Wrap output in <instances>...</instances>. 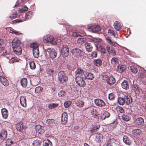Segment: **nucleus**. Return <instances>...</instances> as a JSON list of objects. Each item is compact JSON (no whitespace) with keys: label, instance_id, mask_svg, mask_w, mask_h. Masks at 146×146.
<instances>
[{"label":"nucleus","instance_id":"1","mask_svg":"<svg viewBox=\"0 0 146 146\" xmlns=\"http://www.w3.org/2000/svg\"><path fill=\"white\" fill-rule=\"evenodd\" d=\"M43 48L46 54L50 58L54 59L57 56V52L50 45L46 44L43 45Z\"/></svg>","mask_w":146,"mask_h":146},{"label":"nucleus","instance_id":"2","mask_svg":"<svg viewBox=\"0 0 146 146\" xmlns=\"http://www.w3.org/2000/svg\"><path fill=\"white\" fill-rule=\"evenodd\" d=\"M58 79L61 84L66 83L67 80L68 78L64 72L60 71L58 73Z\"/></svg>","mask_w":146,"mask_h":146},{"label":"nucleus","instance_id":"3","mask_svg":"<svg viewBox=\"0 0 146 146\" xmlns=\"http://www.w3.org/2000/svg\"><path fill=\"white\" fill-rule=\"evenodd\" d=\"M88 29L89 31L93 33H96L101 30V28L99 25L94 24L89 25Z\"/></svg>","mask_w":146,"mask_h":146},{"label":"nucleus","instance_id":"4","mask_svg":"<svg viewBox=\"0 0 146 146\" xmlns=\"http://www.w3.org/2000/svg\"><path fill=\"white\" fill-rule=\"evenodd\" d=\"M61 51V54L63 57L67 56L69 51L68 47L67 45H63L62 47Z\"/></svg>","mask_w":146,"mask_h":146},{"label":"nucleus","instance_id":"5","mask_svg":"<svg viewBox=\"0 0 146 146\" xmlns=\"http://www.w3.org/2000/svg\"><path fill=\"white\" fill-rule=\"evenodd\" d=\"M71 52L74 57L79 58L82 55L83 52L79 48H75L72 50Z\"/></svg>","mask_w":146,"mask_h":146},{"label":"nucleus","instance_id":"6","mask_svg":"<svg viewBox=\"0 0 146 146\" xmlns=\"http://www.w3.org/2000/svg\"><path fill=\"white\" fill-rule=\"evenodd\" d=\"M83 77H77L75 78V80L77 84L80 86L84 87L86 85Z\"/></svg>","mask_w":146,"mask_h":146},{"label":"nucleus","instance_id":"7","mask_svg":"<svg viewBox=\"0 0 146 146\" xmlns=\"http://www.w3.org/2000/svg\"><path fill=\"white\" fill-rule=\"evenodd\" d=\"M84 71L82 69L78 68L76 69L75 72V76L77 77H83L84 75Z\"/></svg>","mask_w":146,"mask_h":146},{"label":"nucleus","instance_id":"8","mask_svg":"<svg viewBox=\"0 0 146 146\" xmlns=\"http://www.w3.org/2000/svg\"><path fill=\"white\" fill-rule=\"evenodd\" d=\"M144 123L143 119L141 117L137 118L134 121V123L136 127H139L142 125Z\"/></svg>","mask_w":146,"mask_h":146},{"label":"nucleus","instance_id":"9","mask_svg":"<svg viewBox=\"0 0 146 146\" xmlns=\"http://www.w3.org/2000/svg\"><path fill=\"white\" fill-rule=\"evenodd\" d=\"M21 44L20 41L17 38H15L13 39L12 42V48H13L21 47L20 46Z\"/></svg>","mask_w":146,"mask_h":146},{"label":"nucleus","instance_id":"10","mask_svg":"<svg viewBox=\"0 0 146 146\" xmlns=\"http://www.w3.org/2000/svg\"><path fill=\"white\" fill-rule=\"evenodd\" d=\"M0 82L5 86H7L9 84V81L7 78L3 76H0Z\"/></svg>","mask_w":146,"mask_h":146},{"label":"nucleus","instance_id":"11","mask_svg":"<svg viewBox=\"0 0 146 146\" xmlns=\"http://www.w3.org/2000/svg\"><path fill=\"white\" fill-rule=\"evenodd\" d=\"M124 97L125 103L127 105H130L131 104L132 100L130 95L126 94L124 95Z\"/></svg>","mask_w":146,"mask_h":146},{"label":"nucleus","instance_id":"12","mask_svg":"<svg viewBox=\"0 0 146 146\" xmlns=\"http://www.w3.org/2000/svg\"><path fill=\"white\" fill-rule=\"evenodd\" d=\"M68 115L66 112L62 113L61 116V122L63 124H65L67 122Z\"/></svg>","mask_w":146,"mask_h":146},{"label":"nucleus","instance_id":"13","mask_svg":"<svg viewBox=\"0 0 146 146\" xmlns=\"http://www.w3.org/2000/svg\"><path fill=\"white\" fill-rule=\"evenodd\" d=\"M95 104L98 106L103 107L105 105V103L102 100L99 99H96L94 100Z\"/></svg>","mask_w":146,"mask_h":146},{"label":"nucleus","instance_id":"14","mask_svg":"<svg viewBox=\"0 0 146 146\" xmlns=\"http://www.w3.org/2000/svg\"><path fill=\"white\" fill-rule=\"evenodd\" d=\"M122 88L125 90H128L129 88V82L126 80H124L121 83Z\"/></svg>","mask_w":146,"mask_h":146},{"label":"nucleus","instance_id":"15","mask_svg":"<svg viewBox=\"0 0 146 146\" xmlns=\"http://www.w3.org/2000/svg\"><path fill=\"white\" fill-rule=\"evenodd\" d=\"M111 63L113 66H116L119 64V60L116 57H113L111 60Z\"/></svg>","mask_w":146,"mask_h":146},{"label":"nucleus","instance_id":"16","mask_svg":"<svg viewBox=\"0 0 146 146\" xmlns=\"http://www.w3.org/2000/svg\"><path fill=\"white\" fill-rule=\"evenodd\" d=\"M20 104L22 106L25 107L27 106L26 100L25 96H21L20 99Z\"/></svg>","mask_w":146,"mask_h":146},{"label":"nucleus","instance_id":"17","mask_svg":"<svg viewBox=\"0 0 146 146\" xmlns=\"http://www.w3.org/2000/svg\"><path fill=\"white\" fill-rule=\"evenodd\" d=\"M126 68V67L125 65H118L117 68V71L119 73H122L125 71Z\"/></svg>","mask_w":146,"mask_h":146},{"label":"nucleus","instance_id":"18","mask_svg":"<svg viewBox=\"0 0 146 146\" xmlns=\"http://www.w3.org/2000/svg\"><path fill=\"white\" fill-rule=\"evenodd\" d=\"M7 135V132L6 130H2L0 133V137L2 140H4L6 138Z\"/></svg>","mask_w":146,"mask_h":146},{"label":"nucleus","instance_id":"19","mask_svg":"<svg viewBox=\"0 0 146 146\" xmlns=\"http://www.w3.org/2000/svg\"><path fill=\"white\" fill-rule=\"evenodd\" d=\"M84 45L87 51L90 52L92 50L93 47L90 43L86 42L84 44Z\"/></svg>","mask_w":146,"mask_h":146},{"label":"nucleus","instance_id":"20","mask_svg":"<svg viewBox=\"0 0 146 146\" xmlns=\"http://www.w3.org/2000/svg\"><path fill=\"white\" fill-rule=\"evenodd\" d=\"M13 49L14 53L17 55H19L21 53L22 49L21 47L13 48Z\"/></svg>","mask_w":146,"mask_h":146},{"label":"nucleus","instance_id":"21","mask_svg":"<svg viewBox=\"0 0 146 146\" xmlns=\"http://www.w3.org/2000/svg\"><path fill=\"white\" fill-rule=\"evenodd\" d=\"M114 27L117 31H119L121 28L120 23L117 21H116L113 24Z\"/></svg>","mask_w":146,"mask_h":146},{"label":"nucleus","instance_id":"22","mask_svg":"<svg viewBox=\"0 0 146 146\" xmlns=\"http://www.w3.org/2000/svg\"><path fill=\"white\" fill-rule=\"evenodd\" d=\"M123 142L126 144L130 145L131 144V141L126 135H124L123 137Z\"/></svg>","mask_w":146,"mask_h":146},{"label":"nucleus","instance_id":"23","mask_svg":"<svg viewBox=\"0 0 146 146\" xmlns=\"http://www.w3.org/2000/svg\"><path fill=\"white\" fill-rule=\"evenodd\" d=\"M85 78L88 79L89 80H92L94 78V76L91 73H87L86 74H84Z\"/></svg>","mask_w":146,"mask_h":146},{"label":"nucleus","instance_id":"24","mask_svg":"<svg viewBox=\"0 0 146 146\" xmlns=\"http://www.w3.org/2000/svg\"><path fill=\"white\" fill-rule=\"evenodd\" d=\"M52 36L50 35H46L44 36L43 40L45 42L50 43Z\"/></svg>","mask_w":146,"mask_h":146},{"label":"nucleus","instance_id":"25","mask_svg":"<svg viewBox=\"0 0 146 146\" xmlns=\"http://www.w3.org/2000/svg\"><path fill=\"white\" fill-rule=\"evenodd\" d=\"M132 90L135 92V94H138L139 90L138 89V86L136 84H133L132 87Z\"/></svg>","mask_w":146,"mask_h":146},{"label":"nucleus","instance_id":"26","mask_svg":"<svg viewBox=\"0 0 146 146\" xmlns=\"http://www.w3.org/2000/svg\"><path fill=\"white\" fill-rule=\"evenodd\" d=\"M1 111L3 118L5 119L7 118L8 117L7 110L6 108H3L1 109Z\"/></svg>","mask_w":146,"mask_h":146},{"label":"nucleus","instance_id":"27","mask_svg":"<svg viewBox=\"0 0 146 146\" xmlns=\"http://www.w3.org/2000/svg\"><path fill=\"white\" fill-rule=\"evenodd\" d=\"M98 51H100L102 54H104L106 53V50L104 48V47L101 45H99L98 46H96Z\"/></svg>","mask_w":146,"mask_h":146},{"label":"nucleus","instance_id":"28","mask_svg":"<svg viewBox=\"0 0 146 146\" xmlns=\"http://www.w3.org/2000/svg\"><path fill=\"white\" fill-rule=\"evenodd\" d=\"M16 127L18 131H21L24 128L23 123L20 122L17 124L16 125Z\"/></svg>","mask_w":146,"mask_h":146},{"label":"nucleus","instance_id":"29","mask_svg":"<svg viewBox=\"0 0 146 146\" xmlns=\"http://www.w3.org/2000/svg\"><path fill=\"white\" fill-rule=\"evenodd\" d=\"M33 12L31 11L28 12L26 13L25 16V18L24 19H25V21L31 19L33 16Z\"/></svg>","mask_w":146,"mask_h":146},{"label":"nucleus","instance_id":"30","mask_svg":"<svg viewBox=\"0 0 146 146\" xmlns=\"http://www.w3.org/2000/svg\"><path fill=\"white\" fill-rule=\"evenodd\" d=\"M43 146H52V143L48 139L45 140L43 142Z\"/></svg>","mask_w":146,"mask_h":146},{"label":"nucleus","instance_id":"31","mask_svg":"<svg viewBox=\"0 0 146 146\" xmlns=\"http://www.w3.org/2000/svg\"><path fill=\"white\" fill-rule=\"evenodd\" d=\"M94 63L95 65L98 66H100L102 64V61L100 59H96L94 60Z\"/></svg>","mask_w":146,"mask_h":146},{"label":"nucleus","instance_id":"32","mask_svg":"<svg viewBox=\"0 0 146 146\" xmlns=\"http://www.w3.org/2000/svg\"><path fill=\"white\" fill-rule=\"evenodd\" d=\"M106 82L108 84L111 85L114 84L115 83V81L113 77H110Z\"/></svg>","mask_w":146,"mask_h":146},{"label":"nucleus","instance_id":"33","mask_svg":"<svg viewBox=\"0 0 146 146\" xmlns=\"http://www.w3.org/2000/svg\"><path fill=\"white\" fill-rule=\"evenodd\" d=\"M33 54L35 58H38L39 56V51L38 48L33 50Z\"/></svg>","mask_w":146,"mask_h":146},{"label":"nucleus","instance_id":"34","mask_svg":"<svg viewBox=\"0 0 146 146\" xmlns=\"http://www.w3.org/2000/svg\"><path fill=\"white\" fill-rule=\"evenodd\" d=\"M124 96L123 97H119L118 100V104L121 105H124L125 103Z\"/></svg>","mask_w":146,"mask_h":146},{"label":"nucleus","instance_id":"35","mask_svg":"<svg viewBox=\"0 0 146 146\" xmlns=\"http://www.w3.org/2000/svg\"><path fill=\"white\" fill-rule=\"evenodd\" d=\"M15 142L13 141L11 139L8 138L5 141L6 146H9L10 145L15 143Z\"/></svg>","mask_w":146,"mask_h":146},{"label":"nucleus","instance_id":"36","mask_svg":"<svg viewBox=\"0 0 146 146\" xmlns=\"http://www.w3.org/2000/svg\"><path fill=\"white\" fill-rule=\"evenodd\" d=\"M35 129L37 133H40L42 132V126L41 125H36L35 127Z\"/></svg>","mask_w":146,"mask_h":146},{"label":"nucleus","instance_id":"37","mask_svg":"<svg viewBox=\"0 0 146 146\" xmlns=\"http://www.w3.org/2000/svg\"><path fill=\"white\" fill-rule=\"evenodd\" d=\"M27 79L23 78L21 80V83L23 87L25 88L27 86Z\"/></svg>","mask_w":146,"mask_h":146},{"label":"nucleus","instance_id":"38","mask_svg":"<svg viewBox=\"0 0 146 146\" xmlns=\"http://www.w3.org/2000/svg\"><path fill=\"white\" fill-rule=\"evenodd\" d=\"M122 119L126 121H128L130 120V117L127 114H123L122 115Z\"/></svg>","mask_w":146,"mask_h":146},{"label":"nucleus","instance_id":"39","mask_svg":"<svg viewBox=\"0 0 146 146\" xmlns=\"http://www.w3.org/2000/svg\"><path fill=\"white\" fill-rule=\"evenodd\" d=\"M19 61V59L16 57H12L11 58L9 61L10 63H13L16 62H18Z\"/></svg>","mask_w":146,"mask_h":146},{"label":"nucleus","instance_id":"40","mask_svg":"<svg viewBox=\"0 0 146 146\" xmlns=\"http://www.w3.org/2000/svg\"><path fill=\"white\" fill-rule=\"evenodd\" d=\"M75 104L78 107L80 108L82 107L84 104V102L81 100H77L76 101Z\"/></svg>","mask_w":146,"mask_h":146},{"label":"nucleus","instance_id":"41","mask_svg":"<svg viewBox=\"0 0 146 146\" xmlns=\"http://www.w3.org/2000/svg\"><path fill=\"white\" fill-rule=\"evenodd\" d=\"M58 42V40L56 38H54L52 36L51 37V40H50V43H51L52 44L55 45L57 44Z\"/></svg>","mask_w":146,"mask_h":146},{"label":"nucleus","instance_id":"42","mask_svg":"<svg viewBox=\"0 0 146 146\" xmlns=\"http://www.w3.org/2000/svg\"><path fill=\"white\" fill-rule=\"evenodd\" d=\"M102 139V135L100 134H96L95 137V140L96 141H100Z\"/></svg>","mask_w":146,"mask_h":146},{"label":"nucleus","instance_id":"43","mask_svg":"<svg viewBox=\"0 0 146 146\" xmlns=\"http://www.w3.org/2000/svg\"><path fill=\"white\" fill-rule=\"evenodd\" d=\"M28 9V7L26 6L25 5L22 8L19 9V11L20 13H23L27 11Z\"/></svg>","mask_w":146,"mask_h":146},{"label":"nucleus","instance_id":"44","mask_svg":"<svg viewBox=\"0 0 146 146\" xmlns=\"http://www.w3.org/2000/svg\"><path fill=\"white\" fill-rule=\"evenodd\" d=\"M77 41L78 43L82 44L86 41V39L84 38H78Z\"/></svg>","mask_w":146,"mask_h":146},{"label":"nucleus","instance_id":"45","mask_svg":"<svg viewBox=\"0 0 146 146\" xmlns=\"http://www.w3.org/2000/svg\"><path fill=\"white\" fill-rule=\"evenodd\" d=\"M91 40L93 42H100L102 41V39L98 38L92 37Z\"/></svg>","mask_w":146,"mask_h":146},{"label":"nucleus","instance_id":"46","mask_svg":"<svg viewBox=\"0 0 146 146\" xmlns=\"http://www.w3.org/2000/svg\"><path fill=\"white\" fill-rule=\"evenodd\" d=\"M58 106V104L52 103L49 104L48 107L49 109H52L57 107Z\"/></svg>","mask_w":146,"mask_h":146},{"label":"nucleus","instance_id":"47","mask_svg":"<svg viewBox=\"0 0 146 146\" xmlns=\"http://www.w3.org/2000/svg\"><path fill=\"white\" fill-rule=\"evenodd\" d=\"M110 115V114L109 113L107 112H105L104 114L102 116L101 119L103 120L105 119L106 117H108Z\"/></svg>","mask_w":146,"mask_h":146},{"label":"nucleus","instance_id":"48","mask_svg":"<svg viewBox=\"0 0 146 146\" xmlns=\"http://www.w3.org/2000/svg\"><path fill=\"white\" fill-rule=\"evenodd\" d=\"M46 123L50 125H52L54 124V121L53 119H49L46 120Z\"/></svg>","mask_w":146,"mask_h":146},{"label":"nucleus","instance_id":"49","mask_svg":"<svg viewBox=\"0 0 146 146\" xmlns=\"http://www.w3.org/2000/svg\"><path fill=\"white\" fill-rule=\"evenodd\" d=\"M38 45L35 43H33L30 44V46L33 48V50L38 48Z\"/></svg>","mask_w":146,"mask_h":146},{"label":"nucleus","instance_id":"50","mask_svg":"<svg viewBox=\"0 0 146 146\" xmlns=\"http://www.w3.org/2000/svg\"><path fill=\"white\" fill-rule=\"evenodd\" d=\"M47 73L50 75H52L54 72V70L52 69L48 68L46 70Z\"/></svg>","mask_w":146,"mask_h":146},{"label":"nucleus","instance_id":"51","mask_svg":"<svg viewBox=\"0 0 146 146\" xmlns=\"http://www.w3.org/2000/svg\"><path fill=\"white\" fill-rule=\"evenodd\" d=\"M130 68L131 71L134 74H135L137 73V67L135 66H131L130 67Z\"/></svg>","mask_w":146,"mask_h":146},{"label":"nucleus","instance_id":"52","mask_svg":"<svg viewBox=\"0 0 146 146\" xmlns=\"http://www.w3.org/2000/svg\"><path fill=\"white\" fill-rule=\"evenodd\" d=\"M43 88L40 86H37L35 89V91L36 93H40L42 92Z\"/></svg>","mask_w":146,"mask_h":146},{"label":"nucleus","instance_id":"53","mask_svg":"<svg viewBox=\"0 0 146 146\" xmlns=\"http://www.w3.org/2000/svg\"><path fill=\"white\" fill-rule=\"evenodd\" d=\"M72 102L70 101H67L64 102V106L66 108L68 107L71 104Z\"/></svg>","mask_w":146,"mask_h":146},{"label":"nucleus","instance_id":"54","mask_svg":"<svg viewBox=\"0 0 146 146\" xmlns=\"http://www.w3.org/2000/svg\"><path fill=\"white\" fill-rule=\"evenodd\" d=\"M31 69H35L36 67L35 64L33 61L29 63Z\"/></svg>","mask_w":146,"mask_h":146},{"label":"nucleus","instance_id":"55","mask_svg":"<svg viewBox=\"0 0 146 146\" xmlns=\"http://www.w3.org/2000/svg\"><path fill=\"white\" fill-rule=\"evenodd\" d=\"M115 96L113 93H111L108 95V98L110 100H113L115 99Z\"/></svg>","mask_w":146,"mask_h":146},{"label":"nucleus","instance_id":"56","mask_svg":"<svg viewBox=\"0 0 146 146\" xmlns=\"http://www.w3.org/2000/svg\"><path fill=\"white\" fill-rule=\"evenodd\" d=\"M108 53L110 54L112 56H114L116 54L115 50L112 48H111L110 51L108 52Z\"/></svg>","mask_w":146,"mask_h":146},{"label":"nucleus","instance_id":"57","mask_svg":"<svg viewBox=\"0 0 146 146\" xmlns=\"http://www.w3.org/2000/svg\"><path fill=\"white\" fill-rule=\"evenodd\" d=\"M108 33L111 34V35H113L114 36L115 35V34L114 31L111 29H108Z\"/></svg>","mask_w":146,"mask_h":146},{"label":"nucleus","instance_id":"58","mask_svg":"<svg viewBox=\"0 0 146 146\" xmlns=\"http://www.w3.org/2000/svg\"><path fill=\"white\" fill-rule=\"evenodd\" d=\"M141 130L139 129H134L133 131V133L135 134H137V135H139L140 133H141Z\"/></svg>","mask_w":146,"mask_h":146},{"label":"nucleus","instance_id":"59","mask_svg":"<svg viewBox=\"0 0 146 146\" xmlns=\"http://www.w3.org/2000/svg\"><path fill=\"white\" fill-rule=\"evenodd\" d=\"M117 109L118 111H119L120 113H123L124 111L123 108L120 106H119L117 108Z\"/></svg>","mask_w":146,"mask_h":146},{"label":"nucleus","instance_id":"60","mask_svg":"<svg viewBox=\"0 0 146 146\" xmlns=\"http://www.w3.org/2000/svg\"><path fill=\"white\" fill-rule=\"evenodd\" d=\"M65 92L64 91L61 90L60 91L58 94V96L59 97H63L64 96Z\"/></svg>","mask_w":146,"mask_h":146},{"label":"nucleus","instance_id":"61","mask_svg":"<svg viewBox=\"0 0 146 146\" xmlns=\"http://www.w3.org/2000/svg\"><path fill=\"white\" fill-rule=\"evenodd\" d=\"M115 127L114 124H112L110 125L108 127V129L110 131H111Z\"/></svg>","mask_w":146,"mask_h":146},{"label":"nucleus","instance_id":"62","mask_svg":"<svg viewBox=\"0 0 146 146\" xmlns=\"http://www.w3.org/2000/svg\"><path fill=\"white\" fill-rule=\"evenodd\" d=\"M97 52L96 51H94L91 53V56L92 57L96 58L97 57Z\"/></svg>","mask_w":146,"mask_h":146},{"label":"nucleus","instance_id":"63","mask_svg":"<svg viewBox=\"0 0 146 146\" xmlns=\"http://www.w3.org/2000/svg\"><path fill=\"white\" fill-rule=\"evenodd\" d=\"M109 78L108 76L106 75H103L102 77V79L105 80L106 82L108 80Z\"/></svg>","mask_w":146,"mask_h":146},{"label":"nucleus","instance_id":"64","mask_svg":"<svg viewBox=\"0 0 146 146\" xmlns=\"http://www.w3.org/2000/svg\"><path fill=\"white\" fill-rule=\"evenodd\" d=\"M39 144V142L38 140H36L34 141L33 143V144L34 146H37Z\"/></svg>","mask_w":146,"mask_h":146}]
</instances>
